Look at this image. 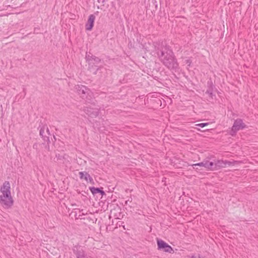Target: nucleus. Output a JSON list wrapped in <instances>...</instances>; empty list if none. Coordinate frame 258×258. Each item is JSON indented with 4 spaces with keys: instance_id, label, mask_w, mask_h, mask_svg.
<instances>
[{
    "instance_id": "nucleus-1",
    "label": "nucleus",
    "mask_w": 258,
    "mask_h": 258,
    "mask_svg": "<svg viewBox=\"0 0 258 258\" xmlns=\"http://www.w3.org/2000/svg\"><path fill=\"white\" fill-rule=\"evenodd\" d=\"M157 54L162 64L170 71L178 70L179 63L172 50L168 46H162Z\"/></svg>"
},
{
    "instance_id": "nucleus-2",
    "label": "nucleus",
    "mask_w": 258,
    "mask_h": 258,
    "mask_svg": "<svg viewBox=\"0 0 258 258\" xmlns=\"http://www.w3.org/2000/svg\"><path fill=\"white\" fill-rule=\"evenodd\" d=\"M10 189V184L8 181H5L3 183L0 189L1 192L3 194L0 195V204L6 209L11 208L14 203Z\"/></svg>"
},
{
    "instance_id": "nucleus-3",
    "label": "nucleus",
    "mask_w": 258,
    "mask_h": 258,
    "mask_svg": "<svg viewBox=\"0 0 258 258\" xmlns=\"http://www.w3.org/2000/svg\"><path fill=\"white\" fill-rule=\"evenodd\" d=\"M75 87L78 93L83 99L86 101H91L92 93L88 88L83 85H77Z\"/></svg>"
},
{
    "instance_id": "nucleus-4",
    "label": "nucleus",
    "mask_w": 258,
    "mask_h": 258,
    "mask_svg": "<svg viewBox=\"0 0 258 258\" xmlns=\"http://www.w3.org/2000/svg\"><path fill=\"white\" fill-rule=\"evenodd\" d=\"M246 127V125L243 122L242 119L237 118L234 121L230 132V135L234 136L238 131L243 130Z\"/></svg>"
},
{
    "instance_id": "nucleus-5",
    "label": "nucleus",
    "mask_w": 258,
    "mask_h": 258,
    "mask_svg": "<svg viewBox=\"0 0 258 258\" xmlns=\"http://www.w3.org/2000/svg\"><path fill=\"white\" fill-rule=\"evenodd\" d=\"M157 243L159 250H162L165 252L169 253L173 252V249L172 247L164 241L161 239H157Z\"/></svg>"
},
{
    "instance_id": "nucleus-6",
    "label": "nucleus",
    "mask_w": 258,
    "mask_h": 258,
    "mask_svg": "<svg viewBox=\"0 0 258 258\" xmlns=\"http://www.w3.org/2000/svg\"><path fill=\"white\" fill-rule=\"evenodd\" d=\"M83 110L86 114L92 118L98 116L100 113L99 109L97 108L85 107Z\"/></svg>"
},
{
    "instance_id": "nucleus-7",
    "label": "nucleus",
    "mask_w": 258,
    "mask_h": 258,
    "mask_svg": "<svg viewBox=\"0 0 258 258\" xmlns=\"http://www.w3.org/2000/svg\"><path fill=\"white\" fill-rule=\"evenodd\" d=\"M73 251L77 258H85L86 256L85 252L81 246H74Z\"/></svg>"
},
{
    "instance_id": "nucleus-8",
    "label": "nucleus",
    "mask_w": 258,
    "mask_h": 258,
    "mask_svg": "<svg viewBox=\"0 0 258 258\" xmlns=\"http://www.w3.org/2000/svg\"><path fill=\"white\" fill-rule=\"evenodd\" d=\"M44 128L45 127H41L39 130V135L41 137V138L43 139L44 142H46L47 143L45 144L42 143L43 145L45 146V148L48 150L49 151L50 148H49V143H50V141L49 140V137L47 136L44 135L43 134L44 133Z\"/></svg>"
},
{
    "instance_id": "nucleus-9",
    "label": "nucleus",
    "mask_w": 258,
    "mask_h": 258,
    "mask_svg": "<svg viewBox=\"0 0 258 258\" xmlns=\"http://www.w3.org/2000/svg\"><path fill=\"white\" fill-rule=\"evenodd\" d=\"M230 166L232 163L230 161H223V160H217L215 162V169L216 170H219L222 168L225 167L227 165Z\"/></svg>"
},
{
    "instance_id": "nucleus-10",
    "label": "nucleus",
    "mask_w": 258,
    "mask_h": 258,
    "mask_svg": "<svg viewBox=\"0 0 258 258\" xmlns=\"http://www.w3.org/2000/svg\"><path fill=\"white\" fill-rule=\"evenodd\" d=\"M95 19V16L91 14L89 16L87 22L86 23L85 25V28L86 30L87 31H91L92 30L94 24V21Z\"/></svg>"
},
{
    "instance_id": "nucleus-11",
    "label": "nucleus",
    "mask_w": 258,
    "mask_h": 258,
    "mask_svg": "<svg viewBox=\"0 0 258 258\" xmlns=\"http://www.w3.org/2000/svg\"><path fill=\"white\" fill-rule=\"evenodd\" d=\"M79 176L81 179H85L86 181H89L92 184H94V182L92 177L87 172L81 171L79 173Z\"/></svg>"
},
{
    "instance_id": "nucleus-12",
    "label": "nucleus",
    "mask_w": 258,
    "mask_h": 258,
    "mask_svg": "<svg viewBox=\"0 0 258 258\" xmlns=\"http://www.w3.org/2000/svg\"><path fill=\"white\" fill-rule=\"evenodd\" d=\"M207 85L208 89L206 91V94H208L209 97L213 99L214 96L213 92L215 88V86L214 85L212 81H208L207 83Z\"/></svg>"
},
{
    "instance_id": "nucleus-13",
    "label": "nucleus",
    "mask_w": 258,
    "mask_h": 258,
    "mask_svg": "<svg viewBox=\"0 0 258 258\" xmlns=\"http://www.w3.org/2000/svg\"><path fill=\"white\" fill-rule=\"evenodd\" d=\"M89 190L91 191L93 195H95L97 194H100L101 196H103L105 194V192L103 190V188L95 187L91 186L89 187Z\"/></svg>"
},
{
    "instance_id": "nucleus-14",
    "label": "nucleus",
    "mask_w": 258,
    "mask_h": 258,
    "mask_svg": "<svg viewBox=\"0 0 258 258\" xmlns=\"http://www.w3.org/2000/svg\"><path fill=\"white\" fill-rule=\"evenodd\" d=\"M209 161H204L202 162L198 163L196 164H194L192 165V166L193 167V168L196 170L199 169L198 167H197L198 166H203V167L206 168L207 169L209 170Z\"/></svg>"
},
{
    "instance_id": "nucleus-15",
    "label": "nucleus",
    "mask_w": 258,
    "mask_h": 258,
    "mask_svg": "<svg viewBox=\"0 0 258 258\" xmlns=\"http://www.w3.org/2000/svg\"><path fill=\"white\" fill-rule=\"evenodd\" d=\"M94 56L90 52H86L85 58L89 66L92 63Z\"/></svg>"
},
{
    "instance_id": "nucleus-16",
    "label": "nucleus",
    "mask_w": 258,
    "mask_h": 258,
    "mask_svg": "<svg viewBox=\"0 0 258 258\" xmlns=\"http://www.w3.org/2000/svg\"><path fill=\"white\" fill-rule=\"evenodd\" d=\"M64 159V157L63 155H61L59 154H56L55 157L54 158L53 160L54 162H57L59 161H62Z\"/></svg>"
},
{
    "instance_id": "nucleus-17",
    "label": "nucleus",
    "mask_w": 258,
    "mask_h": 258,
    "mask_svg": "<svg viewBox=\"0 0 258 258\" xmlns=\"http://www.w3.org/2000/svg\"><path fill=\"white\" fill-rule=\"evenodd\" d=\"M101 62V59L100 58H99L96 56H94V57L93 59V61H92V63H91V64H98L100 63Z\"/></svg>"
},
{
    "instance_id": "nucleus-18",
    "label": "nucleus",
    "mask_w": 258,
    "mask_h": 258,
    "mask_svg": "<svg viewBox=\"0 0 258 258\" xmlns=\"http://www.w3.org/2000/svg\"><path fill=\"white\" fill-rule=\"evenodd\" d=\"M209 170H216L215 168V162L209 161Z\"/></svg>"
},
{
    "instance_id": "nucleus-19",
    "label": "nucleus",
    "mask_w": 258,
    "mask_h": 258,
    "mask_svg": "<svg viewBox=\"0 0 258 258\" xmlns=\"http://www.w3.org/2000/svg\"><path fill=\"white\" fill-rule=\"evenodd\" d=\"M209 124V122L201 123L197 124L196 125L201 127H204L208 125Z\"/></svg>"
},
{
    "instance_id": "nucleus-20",
    "label": "nucleus",
    "mask_w": 258,
    "mask_h": 258,
    "mask_svg": "<svg viewBox=\"0 0 258 258\" xmlns=\"http://www.w3.org/2000/svg\"><path fill=\"white\" fill-rule=\"evenodd\" d=\"M44 127L45 128H44V130L46 129V134H45V133H44L43 135H50V133H49V129L47 127H45V126H42V127ZM41 128V127H40V128Z\"/></svg>"
},
{
    "instance_id": "nucleus-21",
    "label": "nucleus",
    "mask_w": 258,
    "mask_h": 258,
    "mask_svg": "<svg viewBox=\"0 0 258 258\" xmlns=\"http://www.w3.org/2000/svg\"><path fill=\"white\" fill-rule=\"evenodd\" d=\"M39 145H40V144L36 143L34 144V145L33 146V148L36 150H37Z\"/></svg>"
},
{
    "instance_id": "nucleus-22",
    "label": "nucleus",
    "mask_w": 258,
    "mask_h": 258,
    "mask_svg": "<svg viewBox=\"0 0 258 258\" xmlns=\"http://www.w3.org/2000/svg\"><path fill=\"white\" fill-rule=\"evenodd\" d=\"M191 62L192 61H191V59H188L185 60L186 63L188 64L189 66L190 65Z\"/></svg>"
},
{
    "instance_id": "nucleus-23",
    "label": "nucleus",
    "mask_w": 258,
    "mask_h": 258,
    "mask_svg": "<svg viewBox=\"0 0 258 258\" xmlns=\"http://www.w3.org/2000/svg\"><path fill=\"white\" fill-rule=\"evenodd\" d=\"M132 201V198L131 197H130L128 200H127V201H125V205H127V202H131Z\"/></svg>"
},
{
    "instance_id": "nucleus-24",
    "label": "nucleus",
    "mask_w": 258,
    "mask_h": 258,
    "mask_svg": "<svg viewBox=\"0 0 258 258\" xmlns=\"http://www.w3.org/2000/svg\"><path fill=\"white\" fill-rule=\"evenodd\" d=\"M190 258H197V257L195 256H192Z\"/></svg>"
},
{
    "instance_id": "nucleus-25",
    "label": "nucleus",
    "mask_w": 258,
    "mask_h": 258,
    "mask_svg": "<svg viewBox=\"0 0 258 258\" xmlns=\"http://www.w3.org/2000/svg\"><path fill=\"white\" fill-rule=\"evenodd\" d=\"M203 167V166H198L197 167Z\"/></svg>"
}]
</instances>
